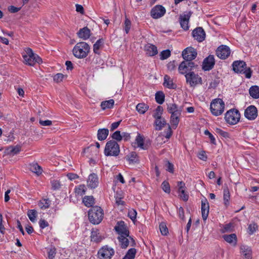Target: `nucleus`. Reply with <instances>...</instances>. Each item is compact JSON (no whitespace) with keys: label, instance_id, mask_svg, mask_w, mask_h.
Returning <instances> with one entry per match:
<instances>
[{"label":"nucleus","instance_id":"obj_26","mask_svg":"<svg viewBox=\"0 0 259 259\" xmlns=\"http://www.w3.org/2000/svg\"><path fill=\"white\" fill-rule=\"evenodd\" d=\"M223 239L228 243L235 246L237 244V239L235 234H231L230 235H224Z\"/></svg>","mask_w":259,"mask_h":259},{"label":"nucleus","instance_id":"obj_9","mask_svg":"<svg viewBox=\"0 0 259 259\" xmlns=\"http://www.w3.org/2000/svg\"><path fill=\"white\" fill-rule=\"evenodd\" d=\"M240 114L236 109H231L225 114V119L227 123L230 124H236L240 119Z\"/></svg>","mask_w":259,"mask_h":259},{"label":"nucleus","instance_id":"obj_62","mask_svg":"<svg viewBox=\"0 0 259 259\" xmlns=\"http://www.w3.org/2000/svg\"><path fill=\"white\" fill-rule=\"evenodd\" d=\"M56 254V249L52 248L50 249L48 252V257L49 259H53Z\"/></svg>","mask_w":259,"mask_h":259},{"label":"nucleus","instance_id":"obj_43","mask_svg":"<svg viewBox=\"0 0 259 259\" xmlns=\"http://www.w3.org/2000/svg\"><path fill=\"white\" fill-rule=\"evenodd\" d=\"M98 230H93L91 232V241L94 242H99L101 240L100 236L99 235Z\"/></svg>","mask_w":259,"mask_h":259},{"label":"nucleus","instance_id":"obj_4","mask_svg":"<svg viewBox=\"0 0 259 259\" xmlns=\"http://www.w3.org/2000/svg\"><path fill=\"white\" fill-rule=\"evenodd\" d=\"M120 152L119 146L116 141L110 140L106 144L104 150L105 155L107 156H117Z\"/></svg>","mask_w":259,"mask_h":259},{"label":"nucleus","instance_id":"obj_29","mask_svg":"<svg viewBox=\"0 0 259 259\" xmlns=\"http://www.w3.org/2000/svg\"><path fill=\"white\" fill-rule=\"evenodd\" d=\"M250 96L253 99L259 98V87L257 85L251 86L249 90Z\"/></svg>","mask_w":259,"mask_h":259},{"label":"nucleus","instance_id":"obj_1","mask_svg":"<svg viewBox=\"0 0 259 259\" xmlns=\"http://www.w3.org/2000/svg\"><path fill=\"white\" fill-rule=\"evenodd\" d=\"M90 51L89 45L84 41L77 43L72 50V53L74 57L78 59L85 58Z\"/></svg>","mask_w":259,"mask_h":259},{"label":"nucleus","instance_id":"obj_16","mask_svg":"<svg viewBox=\"0 0 259 259\" xmlns=\"http://www.w3.org/2000/svg\"><path fill=\"white\" fill-rule=\"evenodd\" d=\"M215 60L213 55H209L203 60L202 69L204 71H209L213 68Z\"/></svg>","mask_w":259,"mask_h":259},{"label":"nucleus","instance_id":"obj_64","mask_svg":"<svg viewBox=\"0 0 259 259\" xmlns=\"http://www.w3.org/2000/svg\"><path fill=\"white\" fill-rule=\"evenodd\" d=\"M21 8H17L13 6H11L8 8L9 11L12 13H15L18 12Z\"/></svg>","mask_w":259,"mask_h":259},{"label":"nucleus","instance_id":"obj_46","mask_svg":"<svg viewBox=\"0 0 259 259\" xmlns=\"http://www.w3.org/2000/svg\"><path fill=\"white\" fill-rule=\"evenodd\" d=\"M159 229L162 235H167L168 233V228L165 223L162 222L160 224Z\"/></svg>","mask_w":259,"mask_h":259},{"label":"nucleus","instance_id":"obj_3","mask_svg":"<svg viewBox=\"0 0 259 259\" xmlns=\"http://www.w3.org/2000/svg\"><path fill=\"white\" fill-rule=\"evenodd\" d=\"M233 70L235 72L243 73L247 78L251 76L252 71L250 68H247L246 63L243 61H235L232 64Z\"/></svg>","mask_w":259,"mask_h":259},{"label":"nucleus","instance_id":"obj_36","mask_svg":"<svg viewBox=\"0 0 259 259\" xmlns=\"http://www.w3.org/2000/svg\"><path fill=\"white\" fill-rule=\"evenodd\" d=\"M155 124L156 126V130L160 131L166 124V120L160 117V119L155 118Z\"/></svg>","mask_w":259,"mask_h":259},{"label":"nucleus","instance_id":"obj_61","mask_svg":"<svg viewBox=\"0 0 259 259\" xmlns=\"http://www.w3.org/2000/svg\"><path fill=\"white\" fill-rule=\"evenodd\" d=\"M166 170L171 173L174 172V165L169 162V161H167L166 165Z\"/></svg>","mask_w":259,"mask_h":259},{"label":"nucleus","instance_id":"obj_8","mask_svg":"<svg viewBox=\"0 0 259 259\" xmlns=\"http://www.w3.org/2000/svg\"><path fill=\"white\" fill-rule=\"evenodd\" d=\"M198 65L195 64L194 62H189L187 61H182L179 66L178 70L180 74H185L197 68Z\"/></svg>","mask_w":259,"mask_h":259},{"label":"nucleus","instance_id":"obj_51","mask_svg":"<svg viewBox=\"0 0 259 259\" xmlns=\"http://www.w3.org/2000/svg\"><path fill=\"white\" fill-rule=\"evenodd\" d=\"M111 137L113 139L117 141H120L122 140L121 134H120V132L119 131H116L112 135Z\"/></svg>","mask_w":259,"mask_h":259},{"label":"nucleus","instance_id":"obj_58","mask_svg":"<svg viewBox=\"0 0 259 259\" xmlns=\"http://www.w3.org/2000/svg\"><path fill=\"white\" fill-rule=\"evenodd\" d=\"M215 132L221 135L222 136H223V137H225V138H227V137H229V134L228 133L226 132H225L223 130H222L220 128H217L215 129Z\"/></svg>","mask_w":259,"mask_h":259},{"label":"nucleus","instance_id":"obj_23","mask_svg":"<svg viewBox=\"0 0 259 259\" xmlns=\"http://www.w3.org/2000/svg\"><path fill=\"white\" fill-rule=\"evenodd\" d=\"M136 142L138 147L143 150H147L150 145V143L149 142L144 143V137L140 134H138L136 137Z\"/></svg>","mask_w":259,"mask_h":259},{"label":"nucleus","instance_id":"obj_22","mask_svg":"<svg viewBox=\"0 0 259 259\" xmlns=\"http://www.w3.org/2000/svg\"><path fill=\"white\" fill-rule=\"evenodd\" d=\"M209 206L206 198L201 200V213L203 220H206L209 213Z\"/></svg>","mask_w":259,"mask_h":259},{"label":"nucleus","instance_id":"obj_59","mask_svg":"<svg viewBox=\"0 0 259 259\" xmlns=\"http://www.w3.org/2000/svg\"><path fill=\"white\" fill-rule=\"evenodd\" d=\"M167 67L168 69L170 71H172L175 70L176 68V63L175 61H172L169 62L167 65Z\"/></svg>","mask_w":259,"mask_h":259},{"label":"nucleus","instance_id":"obj_57","mask_svg":"<svg viewBox=\"0 0 259 259\" xmlns=\"http://www.w3.org/2000/svg\"><path fill=\"white\" fill-rule=\"evenodd\" d=\"M204 134L206 136H208L210 139V142L213 144H215V139L214 136L207 130L204 131Z\"/></svg>","mask_w":259,"mask_h":259},{"label":"nucleus","instance_id":"obj_30","mask_svg":"<svg viewBox=\"0 0 259 259\" xmlns=\"http://www.w3.org/2000/svg\"><path fill=\"white\" fill-rule=\"evenodd\" d=\"M181 113H176L171 115L170 117V123L172 128H176L179 122V116Z\"/></svg>","mask_w":259,"mask_h":259},{"label":"nucleus","instance_id":"obj_6","mask_svg":"<svg viewBox=\"0 0 259 259\" xmlns=\"http://www.w3.org/2000/svg\"><path fill=\"white\" fill-rule=\"evenodd\" d=\"M225 108V104L222 99L218 98L213 100L210 104V109L213 115L219 116L223 113Z\"/></svg>","mask_w":259,"mask_h":259},{"label":"nucleus","instance_id":"obj_12","mask_svg":"<svg viewBox=\"0 0 259 259\" xmlns=\"http://www.w3.org/2000/svg\"><path fill=\"white\" fill-rule=\"evenodd\" d=\"M117 239L119 242V245L121 248L123 249H126L129 245L130 239L131 240L132 244L131 246H134L136 245L135 240L130 236L120 235L118 236Z\"/></svg>","mask_w":259,"mask_h":259},{"label":"nucleus","instance_id":"obj_55","mask_svg":"<svg viewBox=\"0 0 259 259\" xmlns=\"http://www.w3.org/2000/svg\"><path fill=\"white\" fill-rule=\"evenodd\" d=\"M232 226L233 224L230 223L225 225L224 226L223 229L222 230V232L225 233L228 232H231L232 231L231 229Z\"/></svg>","mask_w":259,"mask_h":259},{"label":"nucleus","instance_id":"obj_42","mask_svg":"<svg viewBox=\"0 0 259 259\" xmlns=\"http://www.w3.org/2000/svg\"><path fill=\"white\" fill-rule=\"evenodd\" d=\"M50 202L49 199H45L40 201L38 205L41 209H46L49 207Z\"/></svg>","mask_w":259,"mask_h":259},{"label":"nucleus","instance_id":"obj_60","mask_svg":"<svg viewBox=\"0 0 259 259\" xmlns=\"http://www.w3.org/2000/svg\"><path fill=\"white\" fill-rule=\"evenodd\" d=\"M257 227L255 224H250L248 228L249 234H252L256 231Z\"/></svg>","mask_w":259,"mask_h":259},{"label":"nucleus","instance_id":"obj_41","mask_svg":"<svg viewBox=\"0 0 259 259\" xmlns=\"http://www.w3.org/2000/svg\"><path fill=\"white\" fill-rule=\"evenodd\" d=\"M136 253V249L134 248L130 249L122 259H134Z\"/></svg>","mask_w":259,"mask_h":259},{"label":"nucleus","instance_id":"obj_56","mask_svg":"<svg viewBox=\"0 0 259 259\" xmlns=\"http://www.w3.org/2000/svg\"><path fill=\"white\" fill-rule=\"evenodd\" d=\"M131 25V21L128 19H126L124 21V30L126 34H127L130 31Z\"/></svg>","mask_w":259,"mask_h":259},{"label":"nucleus","instance_id":"obj_34","mask_svg":"<svg viewBox=\"0 0 259 259\" xmlns=\"http://www.w3.org/2000/svg\"><path fill=\"white\" fill-rule=\"evenodd\" d=\"M84 204L87 207H91L94 204V198L92 196H85L82 200Z\"/></svg>","mask_w":259,"mask_h":259},{"label":"nucleus","instance_id":"obj_37","mask_svg":"<svg viewBox=\"0 0 259 259\" xmlns=\"http://www.w3.org/2000/svg\"><path fill=\"white\" fill-rule=\"evenodd\" d=\"M163 85L169 89L175 88V84L172 80L170 79V77L167 75H165L164 77Z\"/></svg>","mask_w":259,"mask_h":259},{"label":"nucleus","instance_id":"obj_49","mask_svg":"<svg viewBox=\"0 0 259 259\" xmlns=\"http://www.w3.org/2000/svg\"><path fill=\"white\" fill-rule=\"evenodd\" d=\"M162 189L166 193H169L170 192V188L169 183L166 181H163L161 184Z\"/></svg>","mask_w":259,"mask_h":259},{"label":"nucleus","instance_id":"obj_47","mask_svg":"<svg viewBox=\"0 0 259 259\" xmlns=\"http://www.w3.org/2000/svg\"><path fill=\"white\" fill-rule=\"evenodd\" d=\"M85 191L86 188L84 185H80L75 189V193L80 196L84 195Z\"/></svg>","mask_w":259,"mask_h":259},{"label":"nucleus","instance_id":"obj_54","mask_svg":"<svg viewBox=\"0 0 259 259\" xmlns=\"http://www.w3.org/2000/svg\"><path fill=\"white\" fill-rule=\"evenodd\" d=\"M137 214L136 210L131 209L128 212V217L134 221L136 219Z\"/></svg>","mask_w":259,"mask_h":259},{"label":"nucleus","instance_id":"obj_39","mask_svg":"<svg viewBox=\"0 0 259 259\" xmlns=\"http://www.w3.org/2000/svg\"><path fill=\"white\" fill-rule=\"evenodd\" d=\"M165 95L161 91H158L155 94V100L159 104H162L164 101Z\"/></svg>","mask_w":259,"mask_h":259},{"label":"nucleus","instance_id":"obj_45","mask_svg":"<svg viewBox=\"0 0 259 259\" xmlns=\"http://www.w3.org/2000/svg\"><path fill=\"white\" fill-rule=\"evenodd\" d=\"M163 109V107L161 106H158L155 109V112L153 115V117L154 118L160 119V117H161V115L162 114Z\"/></svg>","mask_w":259,"mask_h":259},{"label":"nucleus","instance_id":"obj_48","mask_svg":"<svg viewBox=\"0 0 259 259\" xmlns=\"http://www.w3.org/2000/svg\"><path fill=\"white\" fill-rule=\"evenodd\" d=\"M128 160L130 162L132 163L137 162L139 160L138 159V156L136 153L135 152H131L129 156H128Z\"/></svg>","mask_w":259,"mask_h":259},{"label":"nucleus","instance_id":"obj_33","mask_svg":"<svg viewBox=\"0 0 259 259\" xmlns=\"http://www.w3.org/2000/svg\"><path fill=\"white\" fill-rule=\"evenodd\" d=\"M114 104V100L110 99L109 100L102 102L101 103V107L103 110H105L106 109H111L113 107Z\"/></svg>","mask_w":259,"mask_h":259},{"label":"nucleus","instance_id":"obj_17","mask_svg":"<svg viewBox=\"0 0 259 259\" xmlns=\"http://www.w3.org/2000/svg\"><path fill=\"white\" fill-rule=\"evenodd\" d=\"M244 115L246 118L249 120L254 119L257 115L256 108L253 105H250L245 110Z\"/></svg>","mask_w":259,"mask_h":259},{"label":"nucleus","instance_id":"obj_53","mask_svg":"<svg viewBox=\"0 0 259 259\" xmlns=\"http://www.w3.org/2000/svg\"><path fill=\"white\" fill-rule=\"evenodd\" d=\"M64 75L62 73H57L54 76V80L57 82H60L63 80Z\"/></svg>","mask_w":259,"mask_h":259},{"label":"nucleus","instance_id":"obj_15","mask_svg":"<svg viewBox=\"0 0 259 259\" xmlns=\"http://www.w3.org/2000/svg\"><path fill=\"white\" fill-rule=\"evenodd\" d=\"M165 9L161 5H156L151 11V16L153 19H158L165 13Z\"/></svg>","mask_w":259,"mask_h":259},{"label":"nucleus","instance_id":"obj_27","mask_svg":"<svg viewBox=\"0 0 259 259\" xmlns=\"http://www.w3.org/2000/svg\"><path fill=\"white\" fill-rule=\"evenodd\" d=\"M21 150V147L19 145L15 146H9L6 149L5 153L7 155H16L19 153Z\"/></svg>","mask_w":259,"mask_h":259},{"label":"nucleus","instance_id":"obj_11","mask_svg":"<svg viewBox=\"0 0 259 259\" xmlns=\"http://www.w3.org/2000/svg\"><path fill=\"white\" fill-rule=\"evenodd\" d=\"M197 55V53L196 49L191 47L187 48L182 52L184 61L193 62L192 60L196 58Z\"/></svg>","mask_w":259,"mask_h":259},{"label":"nucleus","instance_id":"obj_52","mask_svg":"<svg viewBox=\"0 0 259 259\" xmlns=\"http://www.w3.org/2000/svg\"><path fill=\"white\" fill-rule=\"evenodd\" d=\"M52 189L54 190H58L61 187L59 181L57 180H53L51 181Z\"/></svg>","mask_w":259,"mask_h":259},{"label":"nucleus","instance_id":"obj_38","mask_svg":"<svg viewBox=\"0 0 259 259\" xmlns=\"http://www.w3.org/2000/svg\"><path fill=\"white\" fill-rule=\"evenodd\" d=\"M104 44V39L100 38L98 39L93 46V51L95 54H99V50Z\"/></svg>","mask_w":259,"mask_h":259},{"label":"nucleus","instance_id":"obj_21","mask_svg":"<svg viewBox=\"0 0 259 259\" xmlns=\"http://www.w3.org/2000/svg\"><path fill=\"white\" fill-rule=\"evenodd\" d=\"M178 185L179 187L178 192L180 197L185 201H187L189 198V195L185 192V184L183 182L181 181L178 182Z\"/></svg>","mask_w":259,"mask_h":259},{"label":"nucleus","instance_id":"obj_31","mask_svg":"<svg viewBox=\"0 0 259 259\" xmlns=\"http://www.w3.org/2000/svg\"><path fill=\"white\" fill-rule=\"evenodd\" d=\"M167 110L169 113H171V114H174L178 113H181V110L178 109V106L175 103H171L168 104Z\"/></svg>","mask_w":259,"mask_h":259},{"label":"nucleus","instance_id":"obj_2","mask_svg":"<svg viewBox=\"0 0 259 259\" xmlns=\"http://www.w3.org/2000/svg\"><path fill=\"white\" fill-rule=\"evenodd\" d=\"M103 209L98 206L93 207L88 212L89 219L93 224H99L103 220Z\"/></svg>","mask_w":259,"mask_h":259},{"label":"nucleus","instance_id":"obj_50","mask_svg":"<svg viewBox=\"0 0 259 259\" xmlns=\"http://www.w3.org/2000/svg\"><path fill=\"white\" fill-rule=\"evenodd\" d=\"M170 56V51L169 50H163L160 53V59L161 60H165L168 58Z\"/></svg>","mask_w":259,"mask_h":259},{"label":"nucleus","instance_id":"obj_14","mask_svg":"<svg viewBox=\"0 0 259 259\" xmlns=\"http://www.w3.org/2000/svg\"><path fill=\"white\" fill-rule=\"evenodd\" d=\"M114 229L119 236H128L130 234L129 230L124 221H120L118 222L114 227Z\"/></svg>","mask_w":259,"mask_h":259},{"label":"nucleus","instance_id":"obj_40","mask_svg":"<svg viewBox=\"0 0 259 259\" xmlns=\"http://www.w3.org/2000/svg\"><path fill=\"white\" fill-rule=\"evenodd\" d=\"M230 198V192L228 189L227 188L224 190L223 199L224 201V204L226 207L229 205V200Z\"/></svg>","mask_w":259,"mask_h":259},{"label":"nucleus","instance_id":"obj_25","mask_svg":"<svg viewBox=\"0 0 259 259\" xmlns=\"http://www.w3.org/2000/svg\"><path fill=\"white\" fill-rule=\"evenodd\" d=\"M146 53L149 56H153L157 54L158 51L157 47L153 45L148 44L145 47Z\"/></svg>","mask_w":259,"mask_h":259},{"label":"nucleus","instance_id":"obj_5","mask_svg":"<svg viewBox=\"0 0 259 259\" xmlns=\"http://www.w3.org/2000/svg\"><path fill=\"white\" fill-rule=\"evenodd\" d=\"M25 52L26 54L23 55V57L26 64L30 66H33L35 63L39 64L42 62L41 59L38 55L34 54L30 48H27Z\"/></svg>","mask_w":259,"mask_h":259},{"label":"nucleus","instance_id":"obj_28","mask_svg":"<svg viewBox=\"0 0 259 259\" xmlns=\"http://www.w3.org/2000/svg\"><path fill=\"white\" fill-rule=\"evenodd\" d=\"M109 134V130L107 128H100L98 131L97 138L99 141L105 140Z\"/></svg>","mask_w":259,"mask_h":259},{"label":"nucleus","instance_id":"obj_35","mask_svg":"<svg viewBox=\"0 0 259 259\" xmlns=\"http://www.w3.org/2000/svg\"><path fill=\"white\" fill-rule=\"evenodd\" d=\"M30 169L32 172L35 173L37 175H40L42 171L41 167L36 163L30 164Z\"/></svg>","mask_w":259,"mask_h":259},{"label":"nucleus","instance_id":"obj_20","mask_svg":"<svg viewBox=\"0 0 259 259\" xmlns=\"http://www.w3.org/2000/svg\"><path fill=\"white\" fill-rule=\"evenodd\" d=\"M99 184L98 177L94 173L89 175L87 180V185L91 189H95L97 187Z\"/></svg>","mask_w":259,"mask_h":259},{"label":"nucleus","instance_id":"obj_18","mask_svg":"<svg viewBox=\"0 0 259 259\" xmlns=\"http://www.w3.org/2000/svg\"><path fill=\"white\" fill-rule=\"evenodd\" d=\"M193 37L199 42H202L205 37V33L202 27H197L192 32Z\"/></svg>","mask_w":259,"mask_h":259},{"label":"nucleus","instance_id":"obj_7","mask_svg":"<svg viewBox=\"0 0 259 259\" xmlns=\"http://www.w3.org/2000/svg\"><path fill=\"white\" fill-rule=\"evenodd\" d=\"M185 76L187 83L189 84L191 87L194 88L197 84L202 83L201 77L193 71L187 73Z\"/></svg>","mask_w":259,"mask_h":259},{"label":"nucleus","instance_id":"obj_19","mask_svg":"<svg viewBox=\"0 0 259 259\" xmlns=\"http://www.w3.org/2000/svg\"><path fill=\"white\" fill-rule=\"evenodd\" d=\"M191 15V12H189L187 14L181 15L179 18L181 27L184 30L189 29V21Z\"/></svg>","mask_w":259,"mask_h":259},{"label":"nucleus","instance_id":"obj_24","mask_svg":"<svg viewBox=\"0 0 259 259\" xmlns=\"http://www.w3.org/2000/svg\"><path fill=\"white\" fill-rule=\"evenodd\" d=\"M77 34L79 38L87 40L91 36V30L87 27H84L80 29Z\"/></svg>","mask_w":259,"mask_h":259},{"label":"nucleus","instance_id":"obj_32","mask_svg":"<svg viewBox=\"0 0 259 259\" xmlns=\"http://www.w3.org/2000/svg\"><path fill=\"white\" fill-rule=\"evenodd\" d=\"M149 109V106L144 103H140L137 105L136 110L140 114H144Z\"/></svg>","mask_w":259,"mask_h":259},{"label":"nucleus","instance_id":"obj_13","mask_svg":"<svg viewBox=\"0 0 259 259\" xmlns=\"http://www.w3.org/2000/svg\"><path fill=\"white\" fill-rule=\"evenodd\" d=\"M231 51L229 47L221 45L216 50L217 56L221 59H226L230 55Z\"/></svg>","mask_w":259,"mask_h":259},{"label":"nucleus","instance_id":"obj_10","mask_svg":"<svg viewBox=\"0 0 259 259\" xmlns=\"http://www.w3.org/2000/svg\"><path fill=\"white\" fill-rule=\"evenodd\" d=\"M114 254V249L107 245L102 247L98 252V257L100 259H111Z\"/></svg>","mask_w":259,"mask_h":259},{"label":"nucleus","instance_id":"obj_44","mask_svg":"<svg viewBox=\"0 0 259 259\" xmlns=\"http://www.w3.org/2000/svg\"><path fill=\"white\" fill-rule=\"evenodd\" d=\"M37 215V212L35 210H29L27 212V215L30 220L34 223L35 221V219Z\"/></svg>","mask_w":259,"mask_h":259},{"label":"nucleus","instance_id":"obj_63","mask_svg":"<svg viewBox=\"0 0 259 259\" xmlns=\"http://www.w3.org/2000/svg\"><path fill=\"white\" fill-rule=\"evenodd\" d=\"M39 123L42 126H50L52 124V121L50 120H42L40 119Z\"/></svg>","mask_w":259,"mask_h":259}]
</instances>
